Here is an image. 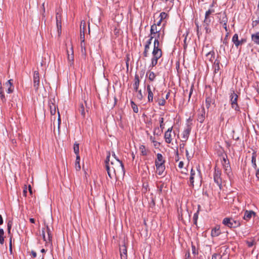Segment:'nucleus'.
Masks as SVG:
<instances>
[{
	"label": "nucleus",
	"instance_id": "obj_41",
	"mask_svg": "<svg viewBox=\"0 0 259 259\" xmlns=\"http://www.w3.org/2000/svg\"><path fill=\"white\" fill-rule=\"evenodd\" d=\"M159 123H160V127L161 128V131H162L164 128V118L162 117H161L159 119Z\"/></svg>",
	"mask_w": 259,
	"mask_h": 259
},
{
	"label": "nucleus",
	"instance_id": "obj_21",
	"mask_svg": "<svg viewBox=\"0 0 259 259\" xmlns=\"http://www.w3.org/2000/svg\"><path fill=\"white\" fill-rule=\"evenodd\" d=\"M251 39L255 44L259 45V32L252 34Z\"/></svg>",
	"mask_w": 259,
	"mask_h": 259
},
{
	"label": "nucleus",
	"instance_id": "obj_14",
	"mask_svg": "<svg viewBox=\"0 0 259 259\" xmlns=\"http://www.w3.org/2000/svg\"><path fill=\"white\" fill-rule=\"evenodd\" d=\"M160 29H158L157 28V25H155V24H154L151 26L150 29V35H152L154 34H157V36L156 38H157L158 36V35H160ZM159 37L158 38V40H159Z\"/></svg>",
	"mask_w": 259,
	"mask_h": 259
},
{
	"label": "nucleus",
	"instance_id": "obj_61",
	"mask_svg": "<svg viewBox=\"0 0 259 259\" xmlns=\"http://www.w3.org/2000/svg\"><path fill=\"white\" fill-rule=\"evenodd\" d=\"M153 145H154V146L155 147V148H157L160 145V143L159 142H157L156 141L154 140V141H153Z\"/></svg>",
	"mask_w": 259,
	"mask_h": 259
},
{
	"label": "nucleus",
	"instance_id": "obj_54",
	"mask_svg": "<svg viewBox=\"0 0 259 259\" xmlns=\"http://www.w3.org/2000/svg\"><path fill=\"white\" fill-rule=\"evenodd\" d=\"M137 92L138 93V94L137 95V98L139 99H140V100H141L143 98V96L141 90H139L138 89V91H137Z\"/></svg>",
	"mask_w": 259,
	"mask_h": 259
},
{
	"label": "nucleus",
	"instance_id": "obj_40",
	"mask_svg": "<svg viewBox=\"0 0 259 259\" xmlns=\"http://www.w3.org/2000/svg\"><path fill=\"white\" fill-rule=\"evenodd\" d=\"M192 251V254L194 255H196L198 254V249H196L195 246L193 244V242H191Z\"/></svg>",
	"mask_w": 259,
	"mask_h": 259
},
{
	"label": "nucleus",
	"instance_id": "obj_37",
	"mask_svg": "<svg viewBox=\"0 0 259 259\" xmlns=\"http://www.w3.org/2000/svg\"><path fill=\"white\" fill-rule=\"evenodd\" d=\"M50 112L52 115H55L56 113V106L54 104H50Z\"/></svg>",
	"mask_w": 259,
	"mask_h": 259
},
{
	"label": "nucleus",
	"instance_id": "obj_1",
	"mask_svg": "<svg viewBox=\"0 0 259 259\" xmlns=\"http://www.w3.org/2000/svg\"><path fill=\"white\" fill-rule=\"evenodd\" d=\"M159 36L155 38L154 41V47L152 53V58H151V63L150 66L153 67L155 66L158 62V60L162 57V52L160 45V41L158 40Z\"/></svg>",
	"mask_w": 259,
	"mask_h": 259
},
{
	"label": "nucleus",
	"instance_id": "obj_62",
	"mask_svg": "<svg viewBox=\"0 0 259 259\" xmlns=\"http://www.w3.org/2000/svg\"><path fill=\"white\" fill-rule=\"evenodd\" d=\"M42 19L45 17V3H44L42 5Z\"/></svg>",
	"mask_w": 259,
	"mask_h": 259
},
{
	"label": "nucleus",
	"instance_id": "obj_28",
	"mask_svg": "<svg viewBox=\"0 0 259 259\" xmlns=\"http://www.w3.org/2000/svg\"><path fill=\"white\" fill-rule=\"evenodd\" d=\"M120 255L121 258V255L123 256L122 257H125V256L127 257V249L125 245H123L122 247L120 248Z\"/></svg>",
	"mask_w": 259,
	"mask_h": 259
},
{
	"label": "nucleus",
	"instance_id": "obj_47",
	"mask_svg": "<svg viewBox=\"0 0 259 259\" xmlns=\"http://www.w3.org/2000/svg\"><path fill=\"white\" fill-rule=\"evenodd\" d=\"M12 222L11 221H9L7 223V230H8V233L9 234H10L11 233V229L12 226Z\"/></svg>",
	"mask_w": 259,
	"mask_h": 259
},
{
	"label": "nucleus",
	"instance_id": "obj_36",
	"mask_svg": "<svg viewBox=\"0 0 259 259\" xmlns=\"http://www.w3.org/2000/svg\"><path fill=\"white\" fill-rule=\"evenodd\" d=\"M214 72L217 73L220 70V61L215 60L214 62Z\"/></svg>",
	"mask_w": 259,
	"mask_h": 259
},
{
	"label": "nucleus",
	"instance_id": "obj_42",
	"mask_svg": "<svg viewBox=\"0 0 259 259\" xmlns=\"http://www.w3.org/2000/svg\"><path fill=\"white\" fill-rule=\"evenodd\" d=\"M56 21H61V14L60 12V10H58L56 11Z\"/></svg>",
	"mask_w": 259,
	"mask_h": 259
},
{
	"label": "nucleus",
	"instance_id": "obj_31",
	"mask_svg": "<svg viewBox=\"0 0 259 259\" xmlns=\"http://www.w3.org/2000/svg\"><path fill=\"white\" fill-rule=\"evenodd\" d=\"M249 239L250 240L246 241V243L248 247H251L253 245L255 244V239L254 237H251Z\"/></svg>",
	"mask_w": 259,
	"mask_h": 259
},
{
	"label": "nucleus",
	"instance_id": "obj_52",
	"mask_svg": "<svg viewBox=\"0 0 259 259\" xmlns=\"http://www.w3.org/2000/svg\"><path fill=\"white\" fill-rule=\"evenodd\" d=\"M167 16V14L165 12H161L160 14L159 17L160 18V20H162L165 19Z\"/></svg>",
	"mask_w": 259,
	"mask_h": 259
},
{
	"label": "nucleus",
	"instance_id": "obj_23",
	"mask_svg": "<svg viewBox=\"0 0 259 259\" xmlns=\"http://www.w3.org/2000/svg\"><path fill=\"white\" fill-rule=\"evenodd\" d=\"M80 158L79 155L76 156V160L75 162V168L76 170L79 171L81 169V166L80 165Z\"/></svg>",
	"mask_w": 259,
	"mask_h": 259
},
{
	"label": "nucleus",
	"instance_id": "obj_50",
	"mask_svg": "<svg viewBox=\"0 0 259 259\" xmlns=\"http://www.w3.org/2000/svg\"><path fill=\"white\" fill-rule=\"evenodd\" d=\"M153 37H154V36L153 35H150V38L146 41L145 46L150 47V45L151 44L152 40Z\"/></svg>",
	"mask_w": 259,
	"mask_h": 259
},
{
	"label": "nucleus",
	"instance_id": "obj_19",
	"mask_svg": "<svg viewBox=\"0 0 259 259\" xmlns=\"http://www.w3.org/2000/svg\"><path fill=\"white\" fill-rule=\"evenodd\" d=\"M134 80L135 82L133 85L135 91H138V89H139V87L140 85V79L139 76L138 74H135Z\"/></svg>",
	"mask_w": 259,
	"mask_h": 259
},
{
	"label": "nucleus",
	"instance_id": "obj_3",
	"mask_svg": "<svg viewBox=\"0 0 259 259\" xmlns=\"http://www.w3.org/2000/svg\"><path fill=\"white\" fill-rule=\"evenodd\" d=\"M222 223L230 228H236L240 227L241 225L239 220L229 217L224 218Z\"/></svg>",
	"mask_w": 259,
	"mask_h": 259
},
{
	"label": "nucleus",
	"instance_id": "obj_49",
	"mask_svg": "<svg viewBox=\"0 0 259 259\" xmlns=\"http://www.w3.org/2000/svg\"><path fill=\"white\" fill-rule=\"evenodd\" d=\"M79 111H80V112L81 115L83 117H84L85 115V112L84 111V108L82 104L80 105V109H79Z\"/></svg>",
	"mask_w": 259,
	"mask_h": 259
},
{
	"label": "nucleus",
	"instance_id": "obj_20",
	"mask_svg": "<svg viewBox=\"0 0 259 259\" xmlns=\"http://www.w3.org/2000/svg\"><path fill=\"white\" fill-rule=\"evenodd\" d=\"M139 150L141 152V155L142 156H147L150 152V151L147 149L144 145H141L139 147Z\"/></svg>",
	"mask_w": 259,
	"mask_h": 259
},
{
	"label": "nucleus",
	"instance_id": "obj_22",
	"mask_svg": "<svg viewBox=\"0 0 259 259\" xmlns=\"http://www.w3.org/2000/svg\"><path fill=\"white\" fill-rule=\"evenodd\" d=\"M221 234V230L219 227H215L212 229L211 232L212 237H217Z\"/></svg>",
	"mask_w": 259,
	"mask_h": 259
},
{
	"label": "nucleus",
	"instance_id": "obj_9",
	"mask_svg": "<svg viewBox=\"0 0 259 259\" xmlns=\"http://www.w3.org/2000/svg\"><path fill=\"white\" fill-rule=\"evenodd\" d=\"M113 165V162H111L110 164H105L106 169L107 171L108 175L110 179H112L114 175H115V170Z\"/></svg>",
	"mask_w": 259,
	"mask_h": 259
},
{
	"label": "nucleus",
	"instance_id": "obj_32",
	"mask_svg": "<svg viewBox=\"0 0 259 259\" xmlns=\"http://www.w3.org/2000/svg\"><path fill=\"white\" fill-rule=\"evenodd\" d=\"M73 151L76 156L79 155V144L77 143V142H75L74 144Z\"/></svg>",
	"mask_w": 259,
	"mask_h": 259
},
{
	"label": "nucleus",
	"instance_id": "obj_39",
	"mask_svg": "<svg viewBox=\"0 0 259 259\" xmlns=\"http://www.w3.org/2000/svg\"><path fill=\"white\" fill-rule=\"evenodd\" d=\"M256 17V19L253 21L254 23L256 24L259 23V9H257L255 13V16H253V19Z\"/></svg>",
	"mask_w": 259,
	"mask_h": 259
},
{
	"label": "nucleus",
	"instance_id": "obj_18",
	"mask_svg": "<svg viewBox=\"0 0 259 259\" xmlns=\"http://www.w3.org/2000/svg\"><path fill=\"white\" fill-rule=\"evenodd\" d=\"M215 53L213 50H212L206 53L207 59L210 62H212L214 58Z\"/></svg>",
	"mask_w": 259,
	"mask_h": 259
},
{
	"label": "nucleus",
	"instance_id": "obj_51",
	"mask_svg": "<svg viewBox=\"0 0 259 259\" xmlns=\"http://www.w3.org/2000/svg\"><path fill=\"white\" fill-rule=\"evenodd\" d=\"M8 88L7 91V93H8V94L12 93L14 91V88L13 84H11V86H8Z\"/></svg>",
	"mask_w": 259,
	"mask_h": 259
},
{
	"label": "nucleus",
	"instance_id": "obj_8",
	"mask_svg": "<svg viewBox=\"0 0 259 259\" xmlns=\"http://www.w3.org/2000/svg\"><path fill=\"white\" fill-rule=\"evenodd\" d=\"M33 83L35 91H37L40 84L39 75L38 71H34L33 72Z\"/></svg>",
	"mask_w": 259,
	"mask_h": 259
},
{
	"label": "nucleus",
	"instance_id": "obj_34",
	"mask_svg": "<svg viewBox=\"0 0 259 259\" xmlns=\"http://www.w3.org/2000/svg\"><path fill=\"white\" fill-rule=\"evenodd\" d=\"M80 48H81V54L82 55L85 56L86 50H85V45H84V41H82V40H81Z\"/></svg>",
	"mask_w": 259,
	"mask_h": 259
},
{
	"label": "nucleus",
	"instance_id": "obj_44",
	"mask_svg": "<svg viewBox=\"0 0 259 259\" xmlns=\"http://www.w3.org/2000/svg\"><path fill=\"white\" fill-rule=\"evenodd\" d=\"M0 98L3 103L6 102L7 99L5 97L4 91L0 92Z\"/></svg>",
	"mask_w": 259,
	"mask_h": 259
},
{
	"label": "nucleus",
	"instance_id": "obj_53",
	"mask_svg": "<svg viewBox=\"0 0 259 259\" xmlns=\"http://www.w3.org/2000/svg\"><path fill=\"white\" fill-rule=\"evenodd\" d=\"M214 12V9L209 8V9L207 11H206L205 15L210 16V15L213 14Z\"/></svg>",
	"mask_w": 259,
	"mask_h": 259
},
{
	"label": "nucleus",
	"instance_id": "obj_29",
	"mask_svg": "<svg viewBox=\"0 0 259 259\" xmlns=\"http://www.w3.org/2000/svg\"><path fill=\"white\" fill-rule=\"evenodd\" d=\"M82 22L81 23L80 25V39L82 41H84V29L85 27V23H83V27L82 29Z\"/></svg>",
	"mask_w": 259,
	"mask_h": 259
},
{
	"label": "nucleus",
	"instance_id": "obj_2",
	"mask_svg": "<svg viewBox=\"0 0 259 259\" xmlns=\"http://www.w3.org/2000/svg\"><path fill=\"white\" fill-rule=\"evenodd\" d=\"M230 104L232 109L236 112H241L240 107L238 104V96L235 93V91L231 89L229 94Z\"/></svg>",
	"mask_w": 259,
	"mask_h": 259
},
{
	"label": "nucleus",
	"instance_id": "obj_33",
	"mask_svg": "<svg viewBox=\"0 0 259 259\" xmlns=\"http://www.w3.org/2000/svg\"><path fill=\"white\" fill-rule=\"evenodd\" d=\"M199 209L194 214L193 217V223L195 225L197 226V220L198 219V214H199Z\"/></svg>",
	"mask_w": 259,
	"mask_h": 259
},
{
	"label": "nucleus",
	"instance_id": "obj_38",
	"mask_svg": "<svg viewBox=\"0 0 259 259\" xmlns=\"http://www.w3.org/2000/svg\"><path fill=\"white\" fill-rule=\"evenodd\" d=\"M112 156L114 157V158L119 162L120 164V166H121L122 170L124 169V165L121 161H120L116 156L115 152H112Z\"/></svg>",
	"mask_w": 259,
	"mask_h": 259
},
{
	"label": "nucleus",
	"instance_id": "obj_25",
	"mask_svg": "<svg viewBox=\"0 0 259 259\" xmlns=\"http://www.w3.org/2000/svg\"><path fill=\"white\" fill-rule=\"evenodd\" d=\"M222 165L223 166L225 172L229 175V174L231 172V166L229 162L228 161L227 163H222Z\"/></svg>",
	"mask_w": 259,
	"mask_h": 259
},
{
	"label": "nucleus",
	"instance_id": "obj_35",
	"mask_svg": "<svg viewBox=\"0 0 259 259\" xmlns=\"http://www.w3.org/2000/svg\"><path fill=\"white\" fill-rule=\"evenodd\" d=\"M131 107L135 113H137L139 111V109L137 105L133 101H131Z\"/></svg>",
	"mask_w": 259,
	"mask_h": 259
},
{
	"label": "nucleus",
	"instance_id": "obj_17",
	"mask_svg": "<svg viewBox=\"0 0 259 259\" xmlns=\"http://www.w3.org/2000/svg\"><path fill=\"white\" fill-rule=\"evenodd\" d=\"M147 90L148 92V102H152L153 101V93L152 92L150 85H147Z\"/></svg>",
	"mask_w": 259,
	"mask_h": 259
},
{
	"label": "nucleus",
	"instance_id": "obj_30",
	"mask_svg": "<svg viewBox=\"0 0 259 259\" xmlns=\"http://www.w3.org/2000/svg\"><path fill=\"white\" fill-rule=\"evenodd\" d=\"M156 167L157 174L160 176L162 175L165 168V165H158L156 166Z\"/></svg>",
	"mask_w": 259,
	"mask_h": 259
},
{
	"label": "nucleus",
	"instance_id": "obj_63",
	"mask_svg": "<svg viewBox=\"0 0 259 259\" xmlns=\"http://www.w3.org/2000/svg\"><path fill=\"white\" fill-rule=\"evenodd\" d=\"M6 86H11V84H13V79H10L6 83Z\"/></svg>",
	"mask_w": 259,
	"mask_h": 259
},
{
	"label": "nucleus",
	"instance_id": "obj_4",
	"mask_svg": "<svg viewBox=\"0 0 259 259\" xmlns=\"http://www.w3.org/2000/svg\"><path fill=\"white\" fill-rule=\"evenodd\" d=\"M42 236L44 240L46 242H51L52 241V231L49 227L48 226V225H46V230L45 229H44L42 230Z\"/></svg>",
	"mask_w": 259,
	"mask_h": 259
},
{
	"label": "nucleus",
	"instance_id": "obj_45",
	"mask_svg": "<svg viewBox=\"0 0 259 259\" xmlns=\"http://www.w3.org/2000/svg\"><path fill=\"white\" fill-rule=\"evenodd\" d=\"M256 157L255 155L253 153L252 156V157H251V162H252L253 167L255 168L257 166L256 164V157Z\"/></svg>",
	"mask_w": 259,
	"mask_h": 259
},
{
	"label": "nucleus",
	"instance_id": "obj_7",
	"mask_svg": "<svg viewBox=\"0 0 259 259\" xmlns=\"http://www.w3.org/2000/svg\"><path fill=\"white\" fill-rule=\"evenodd\" d=\"M232 41L234 44L235 47L238 49L240 46L242 45L246 42V40L245 38H241L240 40L238 39V35L235 33L232 37Z\"/></svg>",
	"mask_w": 259,
	"mask_h": 259
},
{
	"label": "nucleus",
	"instance_id": "obj_46",
	"mask_svg": "<svg viewBox=\"0 0 259 259\" xmlns=\"http://www.w3.org/2000/svg\"><path fill=\"white\" fill-rule=\"evenodd\" d=\"M156 75L155 73L153 72H149V79L153 81L154 80L155 78Z\"/></svg>",
	"mask_w": 259,
	"mask_h": 259
},
{
	"label": "nucleus",
	"instance_id": "obj_11",
	"mask_svg": "<svg viewBox=\"0 0 259 259\" xmlns=\"http://www.w3.org/2000/svg\"><path fill=\"white\" fill-rule=\"evenodd\" d=\"M205 118V110L203 107H202L198 110L197 114V120L200 122L203 123Z\"/></svg>",
	"mask_w": 259,
	"mask_h": 259
},
{
	"label": "nucleus",
	"instance_id": "obj_10",
	"mask_svg": "<svg viewBox=\"0 0 259 259\" xmlns=\"http://www.w3.org/2000/svg\"><path fill=\"white\" fill-rule=\"evenodd\" d=\"M191 126L190 124H187L182 133V138L183 139L182 140L183 142H186L187 141L191 133Z\"/></svg>",
	"mask_w": 259,
	"mask_h": 259
},
{
	"label": "nucleus",
	"instance_id": "obj_56",
	"mask_svg": "<svg viewBox=\"0 0 259 259\" xmlns=\"http://www.w3.org/2000/svg\"><path fill=\"white\" fill-rule=\"evenodd\" d=\"M228 33H227L226 35L224 40H223V44L225 45H228Z\"/></svg>",
	"mask_w": 259,
	"mask_h": 259
},
{
	"label": "nucleus",
	"instance_id": "obj_55",
	"mask_svg": "<svg viewBox=\"0 0 259 259\" xmlns=\"http://www.w3.org/2000/svg\"><path fill=\"white\" fill-rule=\"evenodd\" d=\"M56 25L58 28V32H59V30H61V20L56 21Z\"/></svg>",
	"mask_w": 259,
	"mask_h": 259
},
{
	"label": "nucleus",
	"instance_id": "obj_24",
	"mask_svg": "<svg viewBox=\"0 0 259 259\" xmlns=\"http://www.w3.org/2000/svg\"><path fill=\"white\" fill-rule=\"evenodd\" d=\"M195 175V171L193 169V168L191 170V174H190V184L189 185L192 187H194V176Z\"/></svg>",
	"mask_w": 259,
	"mask_h": 259
},
{
	"label": "nucleus",
	"instance_id": "obj_58",
	"mask_svg": "<svg viewBox=\"0 0 259 259\" xmlns=\"http://www.w3.org/2000/svg\"><path fill=\"white\" fill-rule=\"evenodd\" d=\"M193 88H194V85L192 84L191 87V89H190V92H189V99H188V101H190V98L191 97V95L192 94V93H193Z\"/></svg>",
	"mask_w": 259,
	"mask_h": 259
},
{
	"label": "nucleus",
	"instance_id": "obj_15",
	"mask_svg": "<svg viewBox=\"0 0 259 259\" xmlns=\"http://www.w3.org/2000/svg\"><path fill=\"white\" fill-rule=\"evenodd\" d=\"M218 15L219 16V22L220 23L228 22V18L225 12L219 13Z\"/></svg>",
	"mask_w": 259,
	"mask_h": 259
},
{
	"label": "nucleus",
	"instance_id": "obj_57",
	"mask_svg": "<svg viewBox=\"0 0 259 259\" xmlns=\"http://www.w3.org/2000/svg\"><path fill=\"white\" fill-rule=\"evenodd\" d=\"M203 26L206 31V33H209L211 32V29L209 27V26H206V25H203Z\"/></svg>",
	"mask_w": 259,
	"mask_h": 259
},
{
	"label": "nucleus",
	"instance_id": "obj_12",
	"mask_svg": "<svg viewBox=\"0 0 259 259\" xmlns=\"http://www.w3.org/2000/svg\"><path fill=\"white\" fill-rule=\"evenodd\" d=\"M256 216V213L253 210H246L244 212L243 219L246 221H249L252 217Z\"/></svg>",
	"mask_w": 259,
	"mask_h": 259
},
{
	"label": "nucleus",
	"instance_id": "obj_16",
	"mask_svg": "<svg viewBox=\"0 0 259 259\" xmlns=\"http://www.w3.org/2000/svg\"><path fill=\"white\" fill-rule=\"evenodd\" d=\"M67 58L68 60L70 63V65H72L73 64V61L74 60V54H73V47H71V50L70 52L69 51H67Z\"/></svg>",
	"mask_w": 259,
	"mask_h": 259
},
{
	"label": "nucleus",
	"instance_id": "obj_26",
	"mask_svg": "<svg viewBox=\"0 0 259 259\" xmlns=\"http://www.w3.org/2000/svg\"><path fill=\"white\" fill-rule=\"evenodd\" d=\"M214 102V100L211 97L209 96L207 97L205 99L206 108L208 109L210 107L211 104H213Z\"/></svg>",
	"mask_w": 259,
	"mask_h": 259
},
{
	"label": "nucleus",
	"instance_id": "obj_60",
	"mask_svg": "<svg viewBox=\"0 0 259 259\" xmlns=\"http://www.w3.org/2000/svg\"><path fill=\"white\" fill-rule=\"evenodd\" d=\"M185 259H191L190 258V253L189 250H188L185 254Z\"/></svg>",
	"mask_w": 259,
	"mask_h": 259
},
{
	"label": "nucleus",
	"instance_id": "obj_5",
	"mask_svg": "<svg viewBox=\"0 0 259 259\" xmlns=\"http://www.w3.org/2000/svg\"><path fill=\"white\" fill-rule=\"evenodd\" d=\"M221 170L216 167L213 172V180L214 182L221 188L222 180L221 178Z\"/></svg>",
	"mask_w": 259,
	"mask_h": 259
},
{
	"label": "nucleus",
	"instance_id": "obj_59",
	"mask_svg": "<svg viewBox=\"0 0 259 259\" xmlns=\"http://www.w3.org/2000/svg\"><path fill=\"white\" fill-rule=\"evenodd\" d=\"M186 154L187 159L189 161L193 157L192 155H190L188 150L186 149Z\"/></svg>",
	"mask_w": 259,
	"mask_h": 259
},
{
	"label": "nucleus",
	"instance_id": "obj_43",
	"mask_svg": "<svg viewBox=\"0 0 259 259\" xmlns=\"http://www.w3.org/2000/svg\"><path fill=\"white\" fill-rule=\"evenodd\" d=\"M150 49V47L146 46L144 47V51L143 52V56L144 57H147L148 55L149 50Z\"/></svg>",
	"mask_w": 259,
	"mask_h": 259
},
{
	"label": "nucleus",
	"instance_id": "obj_64",
	"mask_svg": "<svg viewBox=\"0 0 259 259\" xmlns=\"http://www.w3.org/2000/svg\"><path fill=\"white\" fill-rule=\"evenodd\" d=\"M109 160H110V153H109V154L106 157V160H105V164H110Z\"/></svg>",
	"mask_w": 259,
	"mask_h": 259
},
{
	"label": "nucleus",
	"instance_id": "obj_13",
	"mask_svg": "<svg viewBox=\"0 0 259 259\" xmlns=\"http://www.w3.org/2000/svg\"><path fill=\"white\" fill-rule=\"evenodd\" d=\"M165 162L162 155L160 153H157V158L155 161V166L164 165Z\"/></svg>",
	"mask_w": 259,
	"mask_h": 259
},
{
	"label": "nucleus",
	"instance_id": "obj_27",
	"mask_svg": "<svg viewBox=\"0 0 259 259\" xmlns=\"http://www.w3.org/2000/svg\"><path fill=\"white\" fill-rule=\"evenodd\" d=\"M211 21V17L210 16L205 15L203 25L209 26Z\"/></svg>",
	"mask_w": 259,
	"mask_h": 259
},
{
	"label": "nucleus",
	"instance_id": "obj_48",
	"mask_svg": "<svg viewBox=\"0 0 259 259\" xmlns=\"http://www.w3.org/2000/svg\"><path fill=\"white\" fill-rule=\"evenodd\" d=\"M159 106H164L165 104L166 101L164 98L161 99H157L156 101Z\"/></svg>",
	"mask_w": 259,
	"mask_h": 259
},
{
	"label": "nucleus",
	"instance_id": "obj_6",
	"mask_svg": "<svg viewBox=\"0 0 259 259\" xmlns=\"http://www.w3.org/2000/svg\"><path fill=\"white\" fill-rule=\"evenodd\" d=\"M172 126L168 128L164 133V139L165 143L167 144L171 143L173 139V137H175L176 134L175 132L172 133Z\"/></svg>",
	"mask_w": 259,
	"mask_h": 259
}]
</instances>
